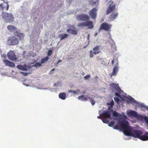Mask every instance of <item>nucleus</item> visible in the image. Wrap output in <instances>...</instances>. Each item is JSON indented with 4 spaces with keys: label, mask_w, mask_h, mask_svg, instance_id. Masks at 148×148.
<instances>
[{
    "label": "nucleus",
    "mask_w": 148,
    "mask_h": 148,
    "mask_svg": "<svg viewBox=\"0 0 148 148\" xmlns=\"http://www.w3.org/2000/svg\"><path fill=\"white\" fill-rule=\"evenodd\" d=\"M7 57L9 59L12 61L15 60L16 59V57L15 54L12 51H10L7 53Z\"/></svg>",
    "instance_id": "1a4fd4ad"
},
{
    "label": "nucleus",
    "mask_w": 148,
    "mask_h": 148,
    "mask_svg": "<svg viewBox=\"0 0 148 148\" xmlns=\"http://www.w3.org/2000/svg\"><path fill=\"white\" fill-rule=\"evenodd\" d=\"M114 125V121H111L108 124V126L110 127H112Z\"/></svg>",
    "instance_id": "7c9ffc66"
},
{
    "label": "nucleus",
    "mask_w": 148,
    "mask_h": 148,
    "mask_svg": "<svg viewBox=\"0 0 148 148\" xmlns=\"http://www.w3.org/2000/svg\"><path fill=\"white\" fill-rule=\"evenodd\" d=\"M4 63H5V66H8L10 67H14L15 65L12 62L9 61L8 60L4 59L3 60Z\"/></svg>",
    "instance_id": "2eb2a0df"
},
{
    "label": "nucleus",
    "mask_w": 148,
    "mask_h": 148,
    "mask_svg": "<svg viewBox=\"0 0 148 148\" xmlns=\"http://www.w3.org/2000/svg\"><path fill=\"white\" fill-rule=\"evenodd\" d=\"M114 100L117 103L119 104L120 100L119 98H118L117 97H114Z\"/></svg>",
    "instance_id": "c756f323"
},
{
    "label": "nucleus",
    "mask_w": 148,
    "mask_h": 148,
    "mask_svg": "<svg viewBox=\"0 0 148 148\" xmlns=\"http://www.w3.org/2000/svg\"><path fill=\"white\" fill-rule=\"evenodd\" d=\"M89 98H91L90 97H88L86 95H82L79 96L78 97V99L79 100H81L82 101H87L88 99H89Z\"/></svg>",
    "instance_id": "a211bd4d"
},
{
    "label": "nucleus",
    "mask_w": 148,
    "mask_h": 148,
    "mask_svg": "<svg viewBox=\"0 0 148 148\" xmlns=\"http://www.w3.org/2000/svg\"><path fill=\"white\" fill-rule=\"evenodd\" d=\"M59 36L61 38L60 39V40H62L67 37L68 36V35L67 34H60V35Z\"/></svg>",
    "instance_id": "393cba45"
},
{
    "label": "nucleus",
    "mask_w": 148,
    "mask_h": 148,
    "mask_svg": "<svg viewBox=\"0 0 148 148\" xmlns=\"http://www.w3.org/2000/svg\"><path fill=\"white\" fill-rule=\"evenodd\" d=\"M8 30L11 32H15L17 31L16 28L13 25H10L8 26Z\"/></svg>",
    "instance_id": "f3484780"
},
{
    "label": "nucleus",
    "mask_w": 148,
    "mask_h": 148,
    "mask_svg": "<svg viewBox=\"0 0 148 148\" xmlns=\"http://www.w3.org/2000/svg\"><path fill=\"white\" fill-rule=\"evenodd\" d=\"M54 70H55V69L54 68L52 69L50 71V72H49V74H52V71H54Z\"/></svg>",
    "instance_id": "58836bf2"
},
{
    "label": "nucleus",
    "mask_w": 148,
    "mask_h": 148,
    "mask_svg": "<svg viewBox=\"0 0 148 148\" xmlns=\"http://www.w3.org/2000/svg\"><path fill=\"white\" fill-rule=\"evenodd\" d=\"M43 63H41L39 62H37L35 63V64L34 65V66L37 68L39 66H42L41 65V64H42Z\"/></svg>",
    "instance_id": "bb28decb"
},
{
    "label": "nucleus",
    "mask_w": 148,
    "mask_h": 148,
    "mask_svg": "<svg viewBox=\"0 0 148 148\" xmlns=\"http://www.w3.org/2000/svg\"><path fill=\"white\" fill-rule=\"evenodd\" d=\"M102 116H103L105 118H109L111 117L110 112L108 110H105L103 112Z\"/></svg>",
    "instance_id": "dca6fc26"
},
{
    "label": "nucleus",
    "mask_w": 148,
    "mask_h": 148,
    "mask_svg": "<svg viewBox=\"0 0 148 148\" xmlns=\"http://www.w3.org/2000/svg\"><path fill=\"white\" fill-rule=\"evenodd\" d=\"M0 6L3 11V10L5 11L7 10L9 8L8 2L7 1H3V2L0 4Z\"/></svg>",
    "instance_id": "9d476101"
},
{
    "label": "nucleus",
    "mask_w": 148,
    "mask_h": 148,
    "mask_svg": "<svg viewBox=\"0 0 148 148\" xmlns=\"http://www.w3.org/2000/svg\"><path fill=\"white\" fill-rule=\"evenodd\" d=\"M109 36H110V38L111 35H110V34H109Z\"/></svg>",
    "instance_id": "49530a36"
},
{
    "label": "nucleus",
    "mask_w": 148,
    "mask_h": 148,
    "mask_svg": "<svg viewBox=\"0 0 148 148\" xmlns=\"http://www.w3.org/2000/svg\"><path fill=\"white\" fill-rule=\"evenodd\" d=\"M89 17L86 14H80L77 15V19L79 21H86L89 20Z\"/></svg>",
    "instance_id": "0eeeda50"
},
{
    "label": "nucleus",
    "mask_w": 148,
    "mask_h": 148,
    "mask_svg": "<svg viewBox=\"0 0 148 148\" xmlns=\"http://www.w3.org/2000/svg\"><path fill=\"white\" fill-rule=\"evenodd\" d=\"M113 45H112V46H113Z\"/></svg>",
    "instance_id": "603ef678"
},
{
    "label": "nucleus",
    "mask_w": 148,
    "mask_h": 148,
    "mask_svg": "<svg viewBox=\"0 0 148 148\" xmlns=\"http://www.w3.org/2000/svg\"><path fill=\"white\" fill-rule=\"evenodd\" d=\"M118 15V14L115 13L111 14L110 17V20L111 21L114 20Z\"/></svg>",
    "instance_id": "4be33fe9"
},
{
    "label": "nucleus",
    "mask_w": 148,
    "mask_h": 148,
    "mask_svg": "<svg viewBox=\"0 0 148 148\" xmlns=\"http://www.w3.org/2000/svg\"><path fill=\"white\" fill-rule=\"evenodd\" d=\"M7 42L10 45H16L18 43V41L16 37L12 36L8 38Z\"/></svg>",
    "instance_id": "39448f33"
},
{
    "label": "nucleus",
    "mask_w": 148,
    "mask_h": 148,
    "mask_svg": "<svg viewBox=\"0 0 148 148\" xmlns=\"http://www.w3.org/2000/svg\"><path fill=\"white\" fill-rule=\"evenodd\" d=\"M110 86L112 87V88H114V89L116 91L118 92L115 93V95L116 96L119 97H121V95H120L119 93H121L122 91L119 87V84H114L113 83H111Z\"/></svg>",
    "instance_id": "20e7f679"
},
{
    "label": "nucleus",
    "mask_w": 148,
    "mask_h": 148,
    "mask_svg": "<svg viewBox=\"0 0 148 148\" xmlns=\"http://www.w3.org/2000/svg\"><path fill=\"white\" fill-rule=\"evenodd\" d=\"M127 115L131 116L137 117V113L136 112L133 110H131L128 112Z\"/></svg>",
    "instance_id": "aec40b11"
},
{
    "label": "nucleus",
    "mask_w": 148,
    "mask_h": 148,
    "mask_svg": "<svg viewBox=\"0 0 148 148\" xmlns=\"http://www.w3.org/2000/svg\"><path fill=\"white\" fill-rule=\"evenodd\" d=\"M119 123L125 135L138 138L143 141L148 140V132H146L145 135H142V132L139 130H132L131 127L128 125L129 123L127 121H121L119 122Z\"/></svg>",
    "instance_id": "f257e3e1"
},
{
    "label": "nucleus",
    "mask_w": 148,
    "mask_h": 148,
    "mask_svg": "<svg viewBox=\"0 0 148 148\" xmlns=\"http://www.w3.org/2000/svg\"><path fill=\"white\" fill-rule=\"evenodd\" d=\"M99 47H95L93 49V51L94 52H92V50H90V58L93 57V53L94 54L96 55V54H99L101 53V51L99 49Z\"/></svg>",
    "instance_id": "9b49d317"
},
{
    "label": "nucleus",
    "mask_w": 148,
    "mask_h": 148,
    "mask_svg": "<svg viewBox=\"0 0 148 148\" xmlns=\"http://www.w3.org/2000/svg\"><path fill=\"white\" fill-rule=\"evenodd\" d=\"M111 26L112 25H109L105 23H103L101 25V27L100 29H103L106 31H108L109 29Z\"/></svg>",
    "instance_id": "ddd939ff"
},
{
    "label": "nucleus",
    "mask_w": 148,
    "mask_h": 148,
    "mask_svg": "<svg viewBox=\"0 0 148 148\" xmlns=\"http://www.w3.org/2000/svg\"><path fill=\"white\" fill-rule=\"evenodd\" d=\"M112 65L114 66V67L113 69V71L111 74V77L112 76H115L116 74L118 72L119 69V64H118V60L116 58L112 60Z\"/></svg>",
    "instance_id": "7ed1b4c3"
},
{
    "label": "nucleus",
    "mask_w": 148,
    "mask_h": 148,
    "mask_svg": "<svg viewBox=\"0 0 148 148\" xmlns=\"http://www.w3.org/2000/svg\"><path fill=\"white\" fill-rule=\"evenodd\" d=\"M114 101H112L110 103H109V105H110L111 106H112L114 105Z\"/></svg>",
    "instance_id": "e433bc0d"
},
{
    "label": "nucleus",
    "mask_w": 148,
    "mask_h": 148,
    "mask_svg": "<svg viewBox=\"0 0 148 148\" xmlns=\"http://www.w3.org/2000/svg\"><path fill=\"white\" fill-rule=\"evenodd\" d=\"M101 117H103V118H104V117H103V116H97V118H98V119H101ZM104 118L106 119V118Z\"/></svg>",
    "instance_id": "a19ab883"
},
{
    "label": "nucleus",
    "mask_w": 148,
    "mask_h": 148,
    "mask_svg": "<svg viewBox=\"0 0 148 148\" xmlns=\"http://www.w3.org/2000/svg\"><path fill=\"white\" fill-rule=\"evenodd\" d=\"M90 77V76L89 75H86L84 77V79H87L89 78Z\"/></svg>",
    "instance_id": "4c0bfd02"
},
{
    "label": "nucleus",
    "mask_w": 148,
    "mask_h": 148,
    "mask_svg": "<svg viewBox=\"0 0 148 148\" xmlns=\"http://www.w3.org/2000/svg\"><path fill=\"white\" fill-rule=\"evenodd\" d=\"M113 115L114 116H117L118 115V113L115 111H114L113 112Z\"/></svg>",
    "instance_id": "72a5a7b5"
},
{
    "label": "nucleus",
    "mask_w": 148,
    "mask_h": 148,
    "mask_svg": "<svg viewBox=\"0 0 148 148\" xmlns=\"http://www.w3.org/2000/svg\"><path fill=\"white\" fill-rule=\"evenodd\" d=\"M101 120H102V122L104 123L107 124L108 123V121L103 117H101Z\"/></svg>",
    "instance_id": "cd10ccee"
},
{
    "label": "nucleus",
    "mask_w": 148,
    "mask_h": 148,
    "mask_svg": "<svg viewBox=\"0 0 148 148\" xmlns=\"http://www.w3.org/2000/svg\"><path fill=\"white\" fill-rule=\"evenodd\" d=\"M86 47H84V48H85Z\"/></svg>",
    "instance_id": "3c124183"
},
{
    "label": "nucleus",
    "mask_w": 148,
    "mask_h": 148,
    "mask_svg": "<svg viewBox=\"0 0 148 148\" xmlns=\"http://www.w3.org/2000/svg\"><path fill=\"white\" fill-rule=\"evenodd\" d=\"M52 51L51 50H49L48 52V53H47V55L49 56H50L52 54Z\"/></svg>",
    "instance_id": "473e14b6"
},
{
    "label": "nucleus",
    "mask_w": 148,
    "mask_h": 148,
    "mask_svg": "<svg viewBox=\"0 0 148 148\" xmlns=\"http://www.w3.org/2000/svg\"><path fill=\"white\" fill-rule=\"evenodd\" d=\"M85 93V92H83V94H84Z\"/></svg>",
    "instance_id": "09e8293b"
},
{
    "label": "nucleus",
    "mask_w": 148,
    "mask_h": 148,
    "mask_svg": "<svg viewBox=\"0 0 148 148\" xmlns=\"http://www.w3.org/2000/svg\"><path fill=\"white\" fill-rule=\"evenodd\" d=\"M129 100H130V101L131 102H133V101H134V99H133V98H132L130 99H129Z\"/></svg>",
    "instance_id": "ea45409f"
},
{
    "label": "nucleus",
    "mask_w": 148,
    "mask_h": 148,
    "mask_svg": "<svg viewBox=\"0 0 148 148\" xmlns=\"http://www.w3.org/2000/svg\"><path fill=\"white\" fill-rule=\"evenodd\" d=\"M144 120H145V121L146 123L148 125V117H145L144 118Z\"/></svg>",
    "instance_id": "c9c22d12"
},
{
    "label": "nucleus",
    "mask_w": 148,
    "mask_h": 148,
    "mask_svg": "<svg viewBox=\"0 0 148 148\" xmlns=\"http://www.w3.org/2000/svg\"><path fill=\"white\" fill-rule=\"evenodd\" d=\"M59 98L62 100H64L66 98V94L64 92L60 93L59 95Z\"/></svg>",
    "instance_id": "5701e85b"
},
{
    "label": "nucleus",
    "mask_w": 148,
    "mask_h": 148,
    "mask_svg": "<svg viewBox=\"0 0 148 148\" xmlns=\"http://www.w3.org/2000/svg\"><path fill=\"white\" fill-rule=\"evenodd\" d=\"M20 73L22 74V75H24L25 76L27 75L28 73H24L22 72H21Z\"/></svg>",
    "instance_id": "f704fd0d"
},
{
    "label": "nucleus",
    "mask_w": 148,
    "mask_h": 148,
    "mask_svg": "<svg viewBox=\"0 0 148 148\" xmlns=\"http://www.w3.org/2000/svg\"><path fill=\"white\" fill-rule=\"evenodd\" d=\"M17 68L21 70L26 71L27 70L26 66H23L21 65H18L17 66Z\"/></svg>",
    "instance_id": "412c9836"
},
{
    "label": "nucleus",
    "mask_w": 148,
    "mask_h": 148,
    "mask_svg": "<svg viewBox=\"0 0 148 148\" xmlns=\"http://www.w3.org/2000/svg\"><path fill=\"white\" fill-rule=\"evenodd\" d=\"M61 62V60H59V61H58V63H60Z\"/></svg>",
    "instance_id": "c03bdc74"
},
{
    "label": "nucleus",
    "mask_w": 148,
    "mask_h": 148,
    "mask_svg": "<svg viewBox=\"0 0 148 148\" xmlns=\"http://www.w3.org/2000/svg\"><path fill=\"white\" fill-rule=\"evenodd\" d=\"M67 32L76 35L77 34V30L75 27L72 26L67 29Z\"/></svg>",
    "instance_id": "4468645a"
},
{
    "label": "nucleus",
    "mask_w": 148,
    "mask_h": 148,
    "mask_svg": "<svg viewBox=\"0 0 148 148\" xmlns=\"http://www.w3.org/2000/svg\"><path fill=\"white\" fill-rule=\"evenodd\" d=\"M1 15L6 22L11 23L14 20V17L11 13L2 11Z\"/></svg>",
    "instance_id": "f03ea898"
},
{
    "label": "nucleus",
    "mask_w": 148,
    "mask_h": 148,
    "mask_svg": "<svg viewBox=\"0 0 148 148\" xmlns=\"http://www.w3.org/2000/svg\"><path fill=\"white\" fill-rule=\"evenodd\" d=\"M73 92L74 93H75V94L76 93V91H73Z\"/></svg>",
    "instance_id": "a18cd8bd"
},
{
    "label": "nucleus",
    "mask_w": 148,
    "mask_h": 148,
    "mask_svg": "<svg viewBox=\"0 0 148 148\" xmlns=\"http://www.w3.org/2000/svg\"><path fill=\"white\" fill-rule=\"evenodd\" d=\"M98 33L97 32L95 33V34H94V36L95 37H96Z\"/></svg>",
    "instance_id": "37998d69"
},
{
    "label": "nucleus",
    "mask_w": 148,
    "mask_h": 148,
    "mask_svg": "<svg viewBox=\"0 0 148 148\" xmlns=\"http://www.w3.org/2000/svg\"><path fill=\"white\" fill-rule=\"evenodd\" d=\"M49 58L48 56L45 57V58L42 59L41 60L40 63H44L46 62L49 60Z\"/></svg>",
    "instance_id": "a878e982"
},
{
    "label": "nucleus",
    "mask_w": 148,
    "mask_h": 148,
    "mask_svg": "<svg viewBox=\"0 0 148 148\" xmlns=\"http://www.w3.org/2000/svg\"><path fill=\"white\" fill-rule=\"evenodd\" d=\"M113 127V129L114 130H119V126L117 125Z\"/></svg>",
    "instance_id": "2f4dec72"
},
{
    "label": "nucleus",
    "mask_w": 148,
    "mask_h": 148,
    "mask_svg": "<svg viewBox=\"0 0 148 148\" xmlns=\"http://www.w3.org/2000/svg\"><path fill=\"white\" fill-rule=\"evenodd\" d=\"M109 4V7L107 10V14H109L115 9V4L113 1H110Z\"/></svg>",
    "instance_id": "6e6552de"
},
{
    "label": "nucleus",
    "mask_w": 148,
    "mask_h": 148,
    "mask_svg": "<svg viewBox=\"0 0 148 148\" xmlns=\"http://www.w3.org/2000/svg\"><path fill=\"white\" fill-rule=\"evenodd\" d=\"M97 9L96 8H93L89 12V14L91 18L95 19L96 17Z\"/></svg>",
    "instance_id": "f8f14e48"
},
{
    "label": "nucleus",
    "mask_w": 148,
    "mask_h": 148,
    "mask_svg": "<svg viewBox=\"0 0 148 148\" xmlns=\"http://www.w3.org/2000/svg\"><path fill=\"white\" fill-rule=\"evenodd\" d=\"M14 34L15 36H16L19 37L20 40H22L24 36L23 33L19 32L17 31H16L15 32Z\"/></svg>",
    "instance_id": "6ab92c4d"
},
{
    "label": "nucleus",
    "mask_w": 148,
    "mask_h": 148,
    "mask_svg": "<svg viewBox=\"0 0 148 148\" xmlns=\"http://www.w3.org/2000/svg\"><path fill=\"white\" fill-rule=\"evenodd\" d=\"M98 0H90L89 1V4L91 5L95 4L96 5L98 4Z\"/></svg>",
    "instance_id": "b1692460"
},
{
    "label": "nucleus",
    "mask_w": 148,
    "mask_h": 148,
    "mask_svg": "<svg viewBox=\"0 0 148 148\" xmlns=\"http://www.w3.org/2000/svg\"><path fill=\"white\" fill-rule=\"evenodd\" d=\"M78 26L79 27L83 26L88 27V28L89 29H92L93 27L92 23L91 21L79 23Z\"/></svg>",
    "instance_id": "423d86ee"
},
{
    "label": "nucleus",
    "mask_w": 148,
    "mask_h": 148,
    "mask_svg": "<svg viewBox=\"0 0 148 148\" xmlns=\"http://www.w3.org/2000/svg\"><path fill=\"white\" fill-rule=\"evenodd\" d=\"M89 101L91 103L92 105L93 106L94 104H95V101H94V100H93L92 98H89Z\"/></svg>",
    "instance_id": "c85d7f7f"
},
{
    "label": "nucleus",
    "mask_w": 148,
    "mask_h": 148,
    "mask_svg": "<svg viewBox=\"0 0 148 148\" xmlns=\"http://www.w3.org/2000/svg\"><path fill=\"white\" fill-rule=\"evenodd\" d=\"M3 58H5V55H3L1 56Z\"/></svg>",
    "instance_id": "79ce46f5"
},
{
    "label": "nucleus",
    "mask_w": 148,
    "mask_h": 148,
    "mask_svg": "<svg viewBox=\"0 0 148 148\" xmlns=\"http://www.w3.org/2000/svg\"><path fill=\"white\" fill-rule=\"evenodd\" d=\"M70 92H72V91L71 90H70Z\"/></svg>",
    "instance_id": "8fccbe9b"
},
{
    "label": "nucleus",
    "mask_w": 148,
    "mask_h": 148,
    "mask_svg": "<svg viewBox=\"0 0 148 148\" xmlns=\"http://www.w3.org/2000/svg\"><path fill=\"white\" fill-rule=\"evenodd\" d=\"M146 109H147V110H148V107H147V108H146Z\"/></svg>",
    "instance_id": "de8ad7c7"
}]
</instances>
